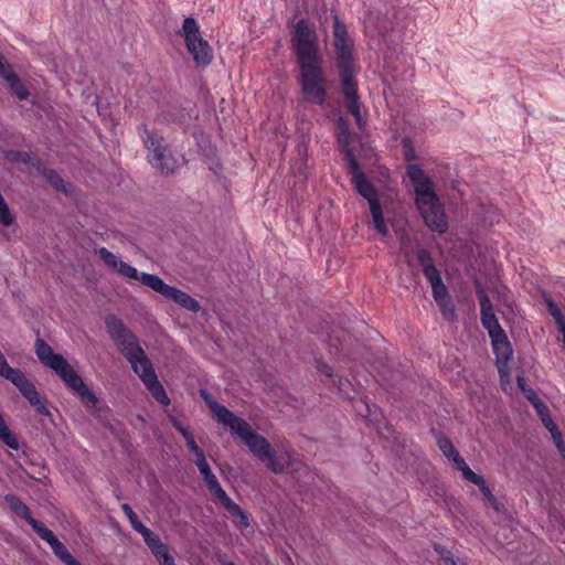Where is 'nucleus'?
Masks as SVG:
<instances>
[{"label": "nucleus", "instance_id": "obj_1", "mask_svg": "<svg viewBox=\"0 0 565 565\" xmlns=\"http://www.w3.org/2000/svg\"><path fill=\"white\" fill-rule=\"evenodd\" d=\"M292 45L300 71L299 84L306 99L316 105L327 100V81L318 56V40L309 23L301 19L294 30Z\"/></svg>", "mask_w": 565, "mask_h": 565}, {"label": "nucleus", "instance_id": "obj_2", "mask_svg": "<svg viewBox=\"0 0 565 565\" xmlns=\"http://www.w3.org/2000/svg\"><path fill=\"white\" fill-rule=\"evenodd\" d=\"M105 323L111 339L129 361L134 372L141 379L152 397L162 405H169L170 399L135 334L114 315L107 316Z\"/></svg>", "mask_w": 565, "mask_h": 565}, {"label": "nucleus", "instance_id": "obj_3", "mask_svg": "<svg viewBox=\"0 0 565 565\" xmlns=\"http://www.w3.org/2000/svg\"><path fill=\"white\" fill-rule=\"evenodd\" d=\"M333 36L337 55V64L340 70L342 93L348 111L354 117L356 125L362 127L361 105L354 81L355 67L352 57V41L349 38L347 26L334 15Z\"/></svg>", "mask_w": 565, "mask_h": 565}, {"label": "nucleus", "instance_id": "obj_4", "mask_svg": "<svg viewBox=\"0 0 565 565\" xmlns=\"http://www.w3.org/2000/svg\"><path fill=\"white\" fill-rule=\"evenodd\" d=\"M407 175L414 186L415 203L425 224L431 231L446 232L448 227L447 217L429 178L416 163L407 166Z\"/></svg>", "mask_w": 565, "mask_h": 565}, {"label": "nucleus", "instance_id": "obj_5", "mask_svg": "<svg viewBox=\"0 0 565 565\" xmlns=\"http://www.w3.org/2000/svg\"><path fill=\"white\" fill-rule=\"evenodd\" d=\"M228 429L232 435L238 436L273 472H282L289 465L290 456L287 452L276 454L267 439L258 435L245 419L238 417Z\"/></svg>", "mask_w": 565, "mask_h": 565}, {"label": "nucleus", "instance_id": "obj_6", "mask_svg": "<svg viewBox=\"0 0 565 565\" xmlns=\"http://www.w3.org/2000/svg\"><path fill=\"white\" fill-rule=\"evenodd\" d=\"M140 137L145 147L150 151V164L163 173L173 172L178 162L171 154L167 146L162 143L161 137L153 131H150L146 125L141 126Z\"/></svg>", "mask_w": 565, "mask_h": 565}, {"label": "nucleus", "instance_id": "obj_7", "mask_svg": "<svg viewBox=\"0 0 565 565\" xmlns=\"http://www.w3.org/2000/svg\"><path fill=\"white\" fill-rule=\"evenodd\" d=\"M182 35L194 62L202 66L209 65L213 58V51L207 41L202 38L198 22L193 18L184 19Z\"/></svg>", "mask_w": 565, "mask_h": 565}, {"label": "nucleus", "instance_id": "obj_8", "mask_svg": "<svg viewBox=\"0 0 565 565\" xmlns=\"http://www.w3.org/2000/svg\"><path fill=\"white\" fill-rule=\"evenodd\" d=\"M121 510L129 520L131 527L143 537L146 545L151 551L159 565L169 561L172 555L169 553L167 544L161 541L160 536L140 522L137 514L128 503H124L121 505Z\"/></svg>", "mask_w": 565, "mask_h": 565}, {"label": "nucleus", "instance_id": "obj_9", "mask_svg": "<svg viewBox=\"0 0 565 565\" xmlns=\"http://www.w3.org/2000/svg\"><path fill=\"white\" fill-rule=\"evenodd\" d=\"M141 284L163 297L173 300L189 311L198 312L201 309L200 303L192 296L175 287L167 285L157 275L142 273Z\"/></svg>", "mask_w": 565, "mask_h": 565}, {"label": "nucleus", "instance_id": "obj_10", "mask_svg": "<svg viewBox=\"0 0 565 565\" xmlns=\"http://www.w3.org/2000/svg\"><path fill=\"white\" fill-rule=\"evenodd\" d=\"M53 371L63 382L73 390L83 402L94 406L97 403L96 395L85 385L83 379L75 372L65 359H57Z\"/></svg>", "mask_w": 565, "mask_h": 565}, {"label": "nucleus", "instance_id": "obj_11", "mask_svg": "<svg viewBox=\"0 0 565 565\" xmlns=\"http://www.w3.org/2000/svg\"><path fill=\"white\" fill-rule=\"evenodd\" d=\"M490 339L497 359V367L500 375L501 385L505 391L507 385L510 384V372L508 364L512 359V348L503 330L490 334Z\"/></svg>", "mask_w": 565, "mask_h": 565}, {"label": "nucleus", "instance_id": "obj_12", "mask_svg": "<svg viewBox=\"0 0 565 565\" xmlns=\"http://www.w3.org/2000/svg\"><path fill=\"white\" fill-rule=\"evenodd\" d=\"M207 489L211 494L217 499L221 504L231 513L232 516L238 520V523L242 527H247L249 525V521L244 511L237 505L224 491L221 487L215 475L210 476L204 480Z\"/></svg>", "mask_w": 565, "mask_h": 565}, {"label": "nucleus", "instance_id": "obj_13", "mask_svg": "<svg viewBox=\"0 0 565 565\" xmlns=\"http://www.w3.org/2000/svg\"><path fill=\"white\" fill-rule=\"evenodd\" d=\"M350 173L352 183L354 184L356 191L367 200L369 206H372V204L380 203L376 190L372 185L371 182L367 181L365 175L363 174L360 164L356 160V158H350Z\"/></svg>", "mask_w": 565, "mask_h": 565}, {"label": "nucleus", "instance_id": "obj_14", "mask_svg": "<svg viewBox=\"0 0 565 565\" xmlns=\"http://www.w3.org/2000/svg\"><path fill=\"white\" fill-rule=\"evenodd\" d=\"M98 254L103 262L110 268L116 269L118 274H120L121 276L129 280H137L141 282L142 273H139L135 267L122 262L119 257L109 252L107 248L102 247L98 250Z\"/></svg>", "mask_w": 565, "mask_h": 565}, {"label": "nucleus", "instance_id": "obj_15", "mask_svg": "<svg viewBox=\"0 0 565 565\" xmlns=\"http://www.w3.org/2000/svg\"><path fill=\"white\" fill-rule=\"evenodd\" d=\"M477 296L481 307V322L489 335L503 330L495 317L493 306L486 291L480 288L477 290Z\"/></svg>", "mask_w": 565, "mask_h": 565}, {"label": "nucleus", "instance_id": "obj_16", "mask_svg": "<svg viewBox=\"0 0 565 565\" xmlns=\"http://www.w3.org/2000/svg\"><path fill=\"white\" fill-rule=\"evenodd\" d=\"M201 396L211 409L214 418L217 423L230 428L233 423L238 418L233 412L227 409L225 406L220 405L206 390H201Z\"/></svg>", "mask_w": 565, "mask_h": 565}, {"label": "nucleus", "instance_id": "obj_17", "mask_svg": "<svg viewBox=\"0 0 565 565\" xmlns=\"http://www.w3.org/2000/svg\"><path fill=\"white\" fill-rule=\"evenodd\" d=\"M437 444L444 456L447 457L449 461H451L452 467L456 470L461 472L462 477L466 476V471L471 470L448 438H439Z\"/></svg>", "mask_w": 565, "mask_h": 565}, {"label": "nucleus", "instance_id": "obj_18", "mask_svg": "<svg viewBox=\"0 0 565 565\" xmlns=\"http://www.w3.org/2000/svg\"><path fill=\"white\" fill-rule=\"evenodd\" d=\"M0 75L6 79L11 90L19 99L23 100L28 97L29 93L26 88L6 60L2 62V65H0Z\"/></svg>", "mask_w": 565, "mask_h": 565}, {"label": "nucleus", "instance_id": "obj_19", "mask_svg": "<svg viewBox=\"0 0 565 565\" xmlns=\"http://www.w3.org/2000/svg\"><path fill=\"white\" fill-rule=\"evenodd\" d=\"M0 75L6 79L11 90L19 99L23 100L28 97L29 93L26 88L6 60L2 62V65H0Z\"/></svg>", "mask_w": 565, "mask_h": 565}, {"label": "nucleus", "instance_id": "obj_20", "mask_svg": "<svg viewBox=\"0 0 565 565\" xmlns=\"http://www.w3.org/2000/svg\"><path fill=\"white\" fill-rule=\"evenodd\" d=\"M35 353L41 363L52 370L57 359H64L61 354L54 353L52 348L42 339L35 341Z\"/></svg>", "mask_w": 565, "mask_h": 565}, {"label": "nucleus", "instance_id": "obj_21", "mask_svg": "<svg viewBox=\"0 0 565 565\" xmlns=\"http://www.w3.org/2000/svg\"><path fill=\"white\" fill-rule=\"evenodd\" d=\"M418 262L422 266V269H423V273H424L426 279L429 281L430 285L441 280L439 270L437 269L430 255L426 250H424V249L419 250Z\"/></svg>", "mask_w": 565, "mask_h": 565}, {"label": "nucleus", "instance_id": "obj_22", "mask_svg": "<svg viewBox=\"0 0 565 565\" xmlns=\"http://www.w3.org/2000/svg\"><path fill=\"white\" fill-rule=\"evenodd\" d=\"M337 138L342 151L345 153L348 166H350V158H355V154L353 148L350 146L351 134L342 118H340L338 122Z\"/></svg>", "mask_w": 565, "mask_h": 565}, {"label": "nucleus", "instance_id": "obj_23", "mask_svg": "<svg viewBox=\"0 0 565 565\" xmlns=\"http://www.w3.org/2000/svg\"><path fill=\"white\" fill-rule=\"evenodd\" d=\"M465 480L476 484L479 487L480 491L482 492V494L484 495V498L487 499V501L495 509L498 510L499 507H498V502H497V499L494 498V495L492 494V492L490 491L489 487L487 486L484 479L475 473L472 470H468L466 471V476L462 477Z\"/></svg>", "mask_w": 565, "mask_h": 565}, {"label": "nucleus", "instance_id": "obj_24", "mask_svg": "<svg viewBox=\"0 0 565 565\" xmlns=\"http://www.w3.org/2000/svg\"><path fill=\"white\" fill-rule=\"evenodd\" d=\"M4 501L8 504V507L21 519L29 522L30 519H32L30 509L28 505L17 495L14 494H7L4 497Z\"/></svg>", "mask_w": 565, "mask_h": 565}, {"label": "nucleus", "instance_id": "obj_25", "mask_svg": "<svg viewBox=\"0 0 565 565\" xmlns=\"http://www.w3.org/2000/svg\"><path fill=\"white\" fill-rule=\"evenodd\" d=\"M370 212H371L373 225H374V228L376 230V232L379 234H381L382 236H387L388 227L383 217V212H382V207H381L380 203L372 204V206H370Z\"/></svg>", "mask_w": 565, "mask_h": 565}, {"label": "nucleus", "instance_id": "obj_26", "mask_svg": "<svg viewBox=\"0 0 565 565\" xmlns=\"http://www.w3.org/2000/svg\"><path fill=\"white\" fill-rule=\"evenodd\" d=\"M370 212H371L373 225H374V228L376 230V232L379 234H381L382 236H387L388 227L383 217V212H382V207H381L380 203L372 204V206H370Z\"/></svg>", "mask_w": 565, "mask_h": 565}, {"label": "nucleus", "instance_id": "obj_27", "mask_svg": "<svg viewBox=\"0 0 565 565\" xmlns=\"http://www.w3.org/2000/svg\"><path fill=\"white\" fill-rule=\"evenodd\" d=\"M50 547L65 565H75L78 562L57 537L50 544Z\"/></svg>", "mask_w": 565, "mask_h": 565}, {"label": "nucleus", "instance_id": "obj_28", "mask_svg": "<svg viewBox=\"0 0 565 565\" xmlns=\"http://www.w3.org/2000/svg\"><path fill=\"white\" fill-rule=\"evenodd\" d=\"M190 452L194 457L193 461H194L195 466L198 467L203 480H205L210 476L214 475L206 461L203 450L199 446H196V449H191Z\"/></svg>", "mask_w": 565, "mask_h": 565}, {"label": "nucleus", "instance_id": "obj_29", "mask_svg": "<svg viewBox=\"0 0 565 565\" xmlns=\"http://www.w3.org/2000/svg\"><path fill=\"white\" fill-rule=\"evenodd\" d=\"M32 530L49 545L56 539L54 533L45 526L42 522L35 520L34 518L30 519L28 522Z\"/></svg>", "mask_w": 565, "mask_h": 565}, {"label": "nucleus", "instance_id": "obj_30", "mask_svg": "<svg viewBox=\"0 0 565 565\" xmlns=\"http://www.w3.org/2000/svg\"><path fill=\"white\" fill-rule=\"evenodd\" d=\"M43 175L53 188L62 192H67V184L56 171L44 170Z\"/></svg>", "mask_w": 565, "mask_h": 565}, {"label": "nucleus", "instance_id": "obj_31", "mask_svg": "<svg viewBox=\"0 0 565 565\" xmlns=\"http://www.w3.org/2000/svg\"><path fill=\"white\" fill-rule=\"evenodd\" d=\"M173 427L182 435L185 439L186 447L189 450L196 449V443L192 434L174 417H171Z\"/></svg>", "mask_w": 565, "mask_h": 565}, {"label": "nucleus", "instance_id": "obj_32", "mask_svg": "<svg viewBox=\"0 0 565 565\" xmlns=\"http://www.w3.org/2000/svg\"><path fill=\"white\" fill-rule=\"evenodd\" d=\"M14 222V217L11 214L8 204L6 203L2 194L0 193V225L9 227Z\"/></svg>", "mask_w": 565, "mask_h": 565}, {"label": "nucleus", "instance_id": "obj_33", "mask_svg": "<svg viewBox=\"0 0 565 565\" xmlns=\"http://www.w3.org/2000/svg\"><path fill=\"white\" fill-rule=\"evenodd\" d=\"M430 286H431L433 297L436 300V302L449 298L448 289L445 286V284L443 282V279L439 280L438 282L431 284Z\"/></svg>", "mask_w": 565, "mask_h": 565}, {"label": "nucleus", "instance_id": "obj_34", "mask_svg": "<svg viewBox=\"0 0 565 565\" xmlns=\"http://www.w3.org/2000/svg\"><path fill=\"white\" fill-rule=\"evenodd\" d=\"M437 305L439 306L441 313L446 319L451 320L455 318V307L450 298L440 300L437 302Z\"/></svg>", "mask_w": 565, "mask_h": 565}, {"label": "nucleus", "instance_id": "obj_35", "mask_svg": "<svg viewBox=\"0 0 565 565\" xmlns=\"http://www.w3.org/2000/svg\"><path fill=\"white\" fill-rule=\"evenodd\" d=\"M516 380L519 387L524 392L526 398L532 403V405L540 399L533 388L525 387L524 379L522 376H518Z\"/></svg>", "mask_w": 565, "mask_h": 565}, {"label": "nucleus", "instance_id": "obj_36", "mask_svg": "<svg viewBox=\"0 0 565 565\" xmlns=\"http://www.w3.org/2000/svg\"><path fill=\"white\" fill-rule=\"evenodd\" d=\"M548 306V311L551 313V316L555 319L557 326H558V329L561 330L563 327H565V319L564 317L562 316L559 309L557 308V306L550 301L547 303Z\"/></svg>", "mask_w": 565, "mask_h": 565}, {"label": "nucleus", "instance_id": "obj_37", "mask_svg": "<svg viewBox=\"0 0 565 565\" xmlns=\"http://www.w3.org/2000/svg\"><path fill=\"white\" fill-rule=\"evenodd\" d=\"M542 423L545 426V428L551 433L553 440H558L562 434L558 430L557 425L553 422V419L550 416H545Z\"/></svg>", "mask_w": 565, "mask_h": 565}, {"label": "nucleus", "instance_id": "obj_38", "mask_svg": "<svg viewBox=\"0 0 565 565\" xmlns=\"http://www.w3.org/2000/svg\"><path fill=\"white\" fill-rule=\"evenodd\" d=\"M358 412L363 417H372L374 416V419L376 418V406L370 405L366 402H361V407L358 408Z\"/></svg>", "mask_w": 565, "mask_h": 565}, {"label": "nucleus", "instance_id": "obj_39", "mask_svg": "<svg viewBox=\"0 0 565 565\" xmlns=\"http://www.w3.org/2000/svg\"><path fill=\"white\" fill-rule=\"evenodd\" d=\"M436 551L440 554L446 565H465L459 562V559L455 558L454 555L448 551H439L438 546H436Z\"/></svg>", "mask_w": 565, "mask_h": 565}, {"label": "nucleus", "instance_id": "obj_40", "mask_svg": "<svg viewBox=\"0 0 565 565\" xmlns=\"http://www.w3.org/2000/svg\"><path fill=\"white\" fill-rule=\"evenodd\" d=\"M533 407H534L536 414L539 415V417L541 418V420H543V418H545V416H550L547 406L541 399L536 401L533 404Z\"/></svg>", "mask_w": 565, "mask_h": 565}, {"label": "nucleus", "instance_id": "obj_41", "mask_svg": "<svg viewBox=\"0 0 565 565\" xmlns=\"http://www.w3.org/2000/svg\"><path fill=\"white\" fill-rule=\"evenodd\" d=\"M347 385H351L349 380L339 379L338 387L340 393L347 398H353V396H351L350 393L347 391Z\"/></svg>", "mask_w": 565, "mask_h": 565}, {"label": "nucleus", "instance_id": "obj_42", "mask_svg": "<svg viewBox=\"0 0 565 565\" xmlns=\"http://www.w3.org/2000/svg\"><path fill=\"white\" fill-rule=\"evenodd\" d=\"M553 441H554V444H555L556 448L558 449V451H559L561 456H562V457H563V459L565 460V444H564V441H563L562 436L559 437V439H558V440H557V439H554Z\"/></svg>", "mask_w": 565, "mask_h": 565}, {"label": "nucleus", "instance_id": "obj_43", "mask_svg": "<svg viewBox=\"0 0 565 565\" xmlns=\"http://www.w3.org/2000/svg\"><path fill=\"white\" fill-rule=\"evenodd\" d=\"M404 147H405V156H406V159L409 161L411 159L414 158V150L413 148L411 147V142L407 141V140H404Z\"/></svg>", "mask_w": 565, "mask_h": 565}, {"label": "nucleus", "instance_id": "obj_44", "mask_svg": "<svg viewBox=\"0 0 565 565\" xmlns=\"http://www.w3.org/2000/svg\"><path fill=\"white\" fill-rule=\"evenodd\" d=\"M319 369H320V371H321L323 374H326L327 376H329V377H332V376H333V373H332L331 367H330V366H328L327 364H322V365H320V367H319Z\"/></svg>", "mask_w": 565, "mask_h": 565}, {"label": "nucleus", "instance_id": "obj_45", "mask_svg": "<svg viewBox=\"0 0 565 565\" xmlns=\"http://www.w3.org/2000/svg\"><path fill=\"white\" fill-rule=\"evenodd\" d=\"M162 565H175L173 556Z\"/></svg>", "mask_w": 565, "mask_h": 565}, {"label": "nucleus", "instance_id": "obj_46", "mask_svg": "<svg viewBox=\"0 0 565 565\" xmlns=\"http://www.w3.org/2000/svg\"><path fill=\"white\" fill-rule=\"evenodd\" d=\"M162 565H175L173 556Z\"/></svg>", "mask_w": 565, "mask_h": 565}, {"label": "nucleus", "instance_id": "obj_47", "mask_svg": "<svg viewBox=\"0 0 565 565\" xmlns=\"http://www.w3.org/2000/svg\"><path fill=\"white\" fill-rule=\"evenodd\" d=\"M559 331L563 335V342L565 343V326Z\"/></svg>", "mask_w": 565, "mask_h": 565}, {"label": "nucleus", "instance_id": "obj_48", "mask_svg": "<svg viewBox=\"0 0 565 565\" xmlns=\"http://www.w3.org/2000/svg\"><path fill=\"white\" fill-rule=\"evenodd\" d=\"M3 61H4V57L0 54V65H2Z\"/></svg>", "mask_w": 565, "mask_h": 565}, {"label": "nucleus", "instance_id": "obj_49", "mask_svg": "<svg viewBox=\"0 0 565 565\" xmlns=\"http://www.w3.org/2000/svg\"><path fill=\"white\" fill-rule=\"evenodd\" d=\"M225 565H235L233 562H226Z\"/></svg>", "mask_w": 565, "mask_h": 565}]
</instances>
